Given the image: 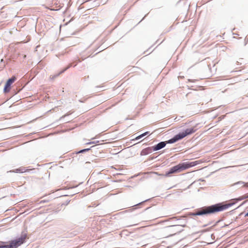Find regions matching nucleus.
<instances>
[{"label":"nucleus","mask_w":248,"mask_h":248,"mask_svg":"<svg viewBox=\"0 0 248 248\" xmlns=\"http://www.w3.org/2000/svg\"><path fill=\"white\" fill-rule=\"evenodd\" d=\"M196 131V129L194 127L186 129L185 131L179 133L176 135L173 138L170 139L166 142H160L154 147V151L159 150L165 146L166 143H173L177 140L182 139L187 135H190Z\"/></svg>","instance_id":"nucleus-1"},{"label":"nucleus","mask_w":248,"mask_h":248,"mask_svg":"<svg viewBox=\"0 0 248 248\" xmlns=\"http://www.w3.org/2000/svg\"><path fill=\"white\" fill-rule=\"evenodd\" d=\"M234 203H228L224 205L217 204L202 209L201 210L192 214L194 216H200L204 214H211L224 210L231 206Z\"/></svg>","instance_id":"nucleus-2"},{"label":"nucleus","mask_w":248,"mask_h":248,"mask_svg":"<svg viewBox=\"0 0 248 248\" xmlns=\"http://www.w3.org/2000/svg\"><path fill=\"white\" fill-rule=\"evenodd\" d=\"M198 164L199 163L197 161L179 163V164L171 168L170 170L166 173L164 176L169 177L171 174L180 172L188 168L195 166Z\"/></svg>","instance_id":"nucleus-3"},{"label":"nucleus","mask_w":248,"mask_h":248,"mask_svg":"<svg viewBox=\"0 0 248 248\" xmlns=\"http://www.w3.org/2000/svg\"><path fill=\"white\" fill-rule=\"evenodd\" d=\"M25 239V236H22L11 241L10 245L0 246V248H16L24 242Z\"/></svg>","instance_id":"nucleus-4"},{"label":"nucleus","mask_w":248,"mask_h":248,"mask_svg":"<svg viewBox=\"0 0 248 248\" xmlns=\"http://www.w3.org/2000/svg\"><path fill=\"white\" fill-rule=\"evenodd\" d=\"M16 79V77L15 76H13L11 78L7 80L4 88V92L5 93H8L10 91L11 84H13Z\"/></svg>","instance_id":"nucleus-5"},{"label":"nucleus","mask_w":248,"mask_h":248,"mask_svg":"<svg viewBox=\"0 0 248 248\" xmlns=\"http://www.w3.org/2000/svg\"><path fill=\"white\" fill-rule=\"evenodd\" d=\"M153 150L151 147H148L147 148H145L143 149L141 152V155H146L149 153H151L152 152Z\"/></svg>","instance_id":"nucleus-6"},{"label":"nucleus","mask_w":248,"mask_h":248,"mask_svg":"<svg viewBox=\"0 0 248 248\" xmlns=\"http://www.w3.org/2000/svg\"><path fill=\"white\" fill-rule=\"evenodd\" d=\"M247 198H248V194H246L240 197L239 198H238L237 199V200L241 201V200H244Z\"/></svg>","instance_id":"nucleus-7"},{"label":"nucleus","mask_w":248,"mask_h":248,"mask_svg":"<svg viewBox=\"0 0 248 248\" xmlns=\"http://www.w3.org/2000/svg\"><path fill=\"white\" fill-rule=\"evenodd\" d=\"M148 133V132H145L144 133H143V134H141V135H140V136H138V137L136 138V139H137V140L140 139L141 138L143 137V136H144L146 135Z\"/></svg>","instance_id":"nucleus-8"},{"label":"nucleus","mask_w":248,"mask_h":248,"mask_svg":"<svg viewBox=\"0 0 248 248\" xmlns=\"http://www.w3.org/2000/svg\"><path fill=\"white\" fill-rule=\"evenodd\" d=\"M26 170L25 168H19L16 170L17 172H25Z\"/></svg>","instance_id":"nucleus-9"},{"label":"nucleus","mask_w":248,"mask_h":248,"mask_svg":"<svg viewBox=\"0 0 248 248\" xmlns=\"http://www.w3.org/2000/svg\"><path fill=\"white\" fill-rule=\"evenodd\" d=\"M90 150V149H83V150H82L81 151H80L78 153H83V152H84L85 151H88Z\"/></svg>","instance_id":"nucleus-10"},{"label":"nucleus","mask_w":248,"mask_h":248,"mask_svg":"<svg viewBox=\"0 0 248 248\" xmlns=\"http://www.w3.org/2000/svg\"><path fill=\"white\" fill-rule=\"evenodd\" d=\"M68 68H66L63 70L62 71H61L56 76H59L60 75L63 73Z\"/></svg>","instance_id":"nucleus-11"},{"label":"nucleus","mask_w":248,"mask_h":248,"mask_svg":"<svg viewBox=\"0 0 248 248\" xmlns=\"http://www.w3.org/2000/svg\"><path fill=\"white\" fill-rule=\"evenodd\" d=\"M244 186L248 187V184H246L245 185H244Z\"/></svg>","instance_id":"nucleus-12"},{"label":"nucleus","mask_w":248,"mask_h":248,"mask_svg":"<svg viewBox=\"0 0 248 248\" xmlns=\"http://www.w3.org/2000/svg\"><path fill=\"white\" fill-rule=\"evenodd\" d=\"M238 63H240V64H242V62H237Z\"/></svg>","instance_id":"nucleus-13"}]
</instances>
